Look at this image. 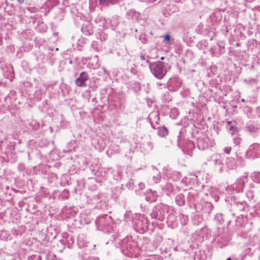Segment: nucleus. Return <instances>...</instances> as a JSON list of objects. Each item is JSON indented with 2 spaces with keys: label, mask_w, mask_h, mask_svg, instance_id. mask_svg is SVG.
<instances>
[{
  "label": "nucleus",
  "mask_w": 260,
  "mask_h": 260,
  "mask_svg": "<svg viewBox=\"0 0 260 260\" xmlns=\"http://www.w3.org/2000/svg\"><path fill=\"white\" fill-rule=\"evenodd\" d=\"M149 67L151 73L158 79H162L167 72L164 63L159 61L149 63Z\"/></svg>",
  "instance_id": "nucleus-1"
},
{
  "label": "nucleus",
  "mask_w": 260,
  "mask_h": 260,
  "mask_svg": "<svg viewBox=\"0 0 260 260\" xmlns=\"http://www.w3.org/2000/svg\"><path fill=\"white\" fill-rule=\"evenodd\" d=\"M167 211V208L162 207V206L159 205L155 207L153 210L151 214V216L152 218L162 221V220L165 218Z\"/></svg>",
  "instance_id": "nucleus-2"
},
{
  "label": "nucleus",
  "mask_w": 260,
  "mask_h": 260,
  "mask_svg": "<svg viewBox=\"0 0 260 260\" xmlns=\"http://www.w3.org/2000/svg\"><path fill=\"white\" fill-rule=\"evenodd\" d=\"M111 221V217L107 215L99 216L95 220L97 228L101 231L104 230Z\"/></svg>",
  "instance_id": "nucleus-3"
},
{
  "label": "nucleus",
  "mask_w": 260,
  "mask_h": 260,
  "mask_svg": "<svg viewBox=\"0 0 260 260\" xmlns=\"http://www.w3.org/2000/svg\"><path fill=\"white\" fill-rule=\"evenodd\" d=\"M246 153L247 155L252 158L260 157V145L258 143L251 145Z\"/></svg>",
  "instance_id": "nucleus-4"
},
{
  "label": "nucleus",
  "mask_w": 260,
  "mask_h": 260,
  "mask_svg": "<svg viewBox=\"0 0 260 260\" xmlns=\"http://www.w3.org/2000/svg\"><path fill=\"white\" fill-rule=\"evenodd\" d=\"M168 88L170 91H175L177 90L181 85L179 80L176 77L171 78L167 83Z\"/></svg>",
  "instance_id": "nucleus-5"
},
{
  "label": "nucleus",
  "mask_w": 260,
  "mask_h": 260,
  "mask_svg": "<svg viewBox=\"0 0 260 260\" xmlns=\"http://www.w3.org/2000/svg\"><path fill=\"white\" fill-rule=\"evenodd\" d=\"M89 79V77L87 73L85 72H82L80 73L78 78L75 80V84L79 87H85L86 84L85 82Z\"/></svg>",
  "instance_id": "nucleus-6"
},
{
  "label": "nucleus",
  "mask_w": 260,
  "mask_h": 260,
  "mask_svg": "<svg viewBox=\"0 0 260 260\" xmlns=\"http://www.w3.org/2000/svg\"><path fill=\"white\" fill-rule=\"evenodd\" d=\"M157 198V195L155 192H153L151 190L147 191L146 193L145 199L150 203L155 202Z\"/></svg>",
  "instance_id": "nucleus-7"
},
{
  "label": "nucleus",
  "mask_w": 260,
  "mask_h": 260,
  "mask_svg": "<svg viewBox=\"0 0 260 260\" xmlns=\"http://www.w3.org/2000/svg\"><path fill=\"white\" fill-rule=\"evenodd\" d=\"M207 140V138H199L197 140V145L199 149L204 150L208 147Z\"/></svg>",
  "instance_id": "nucleus-8"
},
{
  "label": "nucleus",
  "mask_w": 260,
  "mask_h": 260,
  "mask_svg": "<svg viewBox=\"0 0 260 260\" xmlns=\"http://www.w3.org/2000/svg\"><path fill=\"white\" fill-rule=\"evenodd\" d=\"M226 167L230 169H234L237 166V161L233 157H228L225 160Z\"/></svg>",
  "instance_id": "nucleus-9"
},
{
  "label": "nucleus",
  "mask_w": 260,
  "mask_h": 260,
  "mask_svg": "<svg viewBox=\"0 0 260 260\" xmlns=\"http://www.w3.org/2000/svg\"><path fill=\"white\" fill-rule=\"evenodd\" d=\"M82 31L85 35L87 36H89L93 34L92 27L89 23L83 25L82 27Z\"/></svg>",
  "instance_id": "nucleus-10"
},
{
  "label": "nucleus",
  "mask_w": 260,
  "mask_h": 260,
  "mask_svg": "<svg viewBox=\"0 0 260 260\" xmlns=\"http://www.w3.org/2000/svg\"><path fill=\"white\" fill-rule=\"evenodd\" d=\"M118 0H99V5L102 7L107 6L109 5H114L118 4Z\"/></svg>",
  "instance_id": "nucleus-11"
},
{
  "label": "nucleus",
  "mask_w": 260,
  "mask_h": 260,
  "mask_svg": "<svg viewBox=\"0 0 260 260\" xmlns=\"http://www.w3.org/2000/svg\"><path fill=\"white\" fill-rule=\"evenodd\" d=\"M175 202L179 206L184 205L185 203L184 196L182 193L178 194L175 198Z\"/></svg>",
  "instance_id": "nucleus-12"
},
{
  "label": "nucleus",
  "mask_w": 260,
  "mask_h": 260,
  "mask_svg": "<svg viewBox=\"0 0 260 260\" xmlns=\"http://www.w3.org/2000/svg\"><path fill=\"white\" fill-rule=\"evenodd\" d=\"M169 131L168 128L165 126L158 127L157 134L161 137H165L168 135Z\"/></svg>",
  "instance_id": "nucleus-13"
},
{
  "label": "nucleus",
  "mask_w": 260,
  "mask_h": 260,
  "mask_svg": "<svg viewBox=\"0 0 260 260\" xmlns=\"http://www.w3.org/2000/svg\"><path fill=\"white\" fill-rule=\"evenodd\" d=\"M139 16V13L135 11L130 10L127 13V17L128 19L134 20H137Z\"/></svg>",
  "instance_id": "nucleus-14"
},
{
  "label": "nucleus",
  "mask_w": 260,
  "mask_h": 260,
  "mask_svg": "<svg viewBox=\"0 0 260 260\" xmlns=\"http://www.w3.org/2000/svg\"><path fill=\"white\" fill-rule=\"evenodd\" d=\"M161 100L164 103L169 102L172 100V97L169 91H166L162 94Z\"/></svg>",
  "instance_id": "nucleus-15"
},
{
  "label": "nucleus",
  "mask_w": 260,
  "mask_h": 260,
  "mask_svg": "<svg viewBox=\"0 0 260 260\" xmlns=\"http://www.w3.org/2000/svg\"><path fill=\"white\" fill-rule=\"evenodd\" d=\"M245 129L251 134L256 133L258 129L252 125H247L245 127Z\"/></svg>",
  "instance_id": "nucleus-16"
},
{
  "label": "nucleus",
  "mask_w": 260,
  "mask_h": 260,
  "mask_svg": "<svg viewBox=\"0 0 260 260\" xmlns=\"http://www.w3.org/2000/svg\"><path fill=\"white\" fill-rule=\"evenodd\" d=\"M140 58L141 61H146V62L149 64V63H151L149 60V57L148 55L141 53L140 55Z\"/></svg>",
  "instance_id": "nucleus-17"
},
{
  "label": "nucleus",
  "mask_w": 260,
  "mask_h": 260,
  "mask_svg": "<svg viewBox=\"0 0 260 260\" xmlns=\"http://www.w3.org/2000/svg\"><path fill=\"white\" fill-rule=\"evenodd\" d=\"M165 188L168 191V192L167 193L168 194H169V192L172 191L174 189L173 185L170 183L166 184Z\"/></svg>",
  "instance_id": "nucleus-18"
},
{
  "label": "nucleus",
  "mask_w": 260,
  "mask_h": 260,
  "mask_svg": "<svg viewBox=\"0 0 260 260\" xmlns=\"http://www.w3.org/2000/svg\"><path fill=\"white\" fill-rule=\"evenodd\" d=\"M27 260H41V256L39 255H32L28 257Z\"/></svg>",
  "instance_id": "nucleus-19"
},
{
  "label": "nucleus",
  "mask_w": 260,
  "mask_h": 260,
  "mask_svg": "<svg viewBox=\"0 0 260 260\" xmlns=\"http://www.w3.org/2000/svg\"><path fill=\"white\" fill-rule=\"evenodd\" d=\"M245 82L250 85L256 84L257 83V80L256 79H250L248 80H245Z\"/></svg>",
  "instance_id": "nucleus-20"
},
{
  "label": "nucleus",
  "mask_w": 260,
  "mask_h": 260,
  "mask_svg": "<svg viewBox=\"0 0 260 260\" xmlns=\"http://www.w3.org/2000/svg\"><path fill=\"white\" fill-rule=\"evenodd\" d=\"M161 176L160 173L156 174V176H153V180L155 183H158L160 179Z\"/></svg>",
  "instance_id": "nucleus-21"
},
{
  "label": "nucleus",
  "mask_w": 260,
  "mask_h": 260,
  "mask_svg": "<svg viewBox=\"0 0 260 260\" xmlns=\"http://www.w3.org/2000/svg\"><path fill=\"white\" fill-rule=\"evenodd\" d=\"M241 139L239 137L234 138L233 139L234 143L236 145H239L241 142Z\"/></svg>",
  "instance_id": "nucleus-22"
},
{
  "label": "nucleus",
  "mask_w": 260,
  "mask_h": 260,
  "mask_svg": "<svg viewBox=\"0 0 260 260\" xmlns=\"http://www.w3.org/2000/svg\"><path fill=\"white\" fill-rule=\"evenodd\" d=\"M231 150H232L231 147H230V146L225 147L223 149V152L226 154H229L231 153Z\"/></svg>",
  "instance_id": "nucleus-23"
},
{
  "label": "nucleus",
  "mask_w": 260,
  "mask_h": 260,
  "mask_svg": "<svg viewBox=\"0 0 260 260\" xmlns=\"http://www.w3.org/2000/svg\"><path fill=\"white\" fill-rule=\"evenodd\" d=\"M165 39L167 41L168 43L170 42L171 37L169 35H166L164 37Z\"/></svg>",
  "instance_id": "nucleus-24"
},
{
  "label": "nucleus",
  "mask_w": 260,
  "mask_h": 260,
  "mask_svg": "<svg viewBox=\"0 0 260 260\" xmlns=\"http://www.w3.org/2000/svg\"><path fill=\"white\" fill-rule=\"evenodd\" d=\"M161 0H148V1L150 3H153V4H157L159 3Z\"/></svg>",
  "instance_id": "nucleus-25"
},
{
  "label": "nucleus",
  "mask_w": 260,
  "mask_h": 260,
  "mask_svg": "<svg viewBox=\"0 0 260 260\" xmlns=\"http://www.w3.org/2000/svg\"><path fill=\"white\" fill-rule=\"evenodd\" d=\"M139 186L140 188L141 189H143L144 188V187H145V185L143 183H139Z\"/></svg>",
  "instance_id": "nucleus-26"
},
{
  "label": "nucleus",
  "mask_w": 260,
  "mask_h": 260,
  "mask_svg": "<svg viewBox=\"0 0 260 260\" xmlns=\"http://www.w3.org/2000/svg\"><path fill=\"white\" fill-rule=\"evenodd\" d=\"M237 129V127H234V126H231L230 127L229 130H230V131H233V130L236 131Z\"/></svg>",
  "instance_id": "nucleus-27"
},
{
  "label": "nucleus",
  "mask_w": 260,
  "mask_h": 260,
  "mask_svg": "<svg viewBox=\"0 0 260 260\" xmlns=\"http://www.w3.org/2000/svg\"><path fill=\"white\" fill-rule=\"evenodd\" d=\"M24 1L25 0H17L18 3L19 4V5H21L24 2Z\"/></svg>",
  "instance_id": "nucleus-28"
},
{
  "label": "nucleus",
  "mask_w": 260,
  "mask_h": 260,
  "mask_svg": "<svg viewBox=\"0 0 260 260\" xmlns=\"http://www.w3.org/2000/svg\"><path fill=\"white\" fill-rule=\"evenodd\" d=\"M181 132H179V135H178V136H177V137H178V145H179V138L180 135H181Z\"/></svg>",
  "instance_id": "nucleus-29"
},
{
  "label": "nucleus",
  "mask_w": 260,
  "mask_h": 260,
  "mask_svg": "<svg viewBox=\"0 0 260 260\" xmlns=\"http://www.w3.org/2000/svg\"><path fill=\"white\" fill-rule=\"evenodd\" d=\"M104 72L105 74L108 75V72L106 69H104Z\"/></svg>",
  "instance_id": "nucleus-30"
},
{
  "label": "nucleus",
  "mask_w": 260,
  "mask_h": 260,
  "mask_svg": "<svg viewBox=\"0 0 260 260\" xmlns=\"http://www.w3.org/2000/svg\"><path fill=\"white\" fill-rule=\"evenodd\" d=\"M153 171H154L155 172H157V170L156 169V168H153Z\"/></svg>",
  "instance_id": "nucleus-31"
},
{
  "label": "nucleus",
  "mask_w": 260,
  "mask_h": 260,
  "mask_svg": "<svg viewBox=\"0 0 260 260\" xmlns=\"http://www.w3.org/2000/svg\"><path fill=\"white\" fill-rule=\"evenodd\" d=\"M176 2H181L182 0H174Z\"/></svg>",
  "instance_id": "nucleus-32"
},
{
  "label": "nucleus",
  "mask_w": 260,
  "mask_h": 260,
  "mask_svg": "<svg viewBox=\"0 0 260 260\" xmlns=\"http://www.w3.org/2000/svg\"><path fill=\"white\" fill-rule=\"evenodd\" d=\"M241 186L242 187V186H243L244 183L243 182H241Z\"/></svg>",
  "instance_id": "nucleus-33"
},
{
  "label": "nucleus",
  "mask_w": 260,
  "mask_h": 260,
  "mask_svg": "<svg viewBox=\"0 0 260 260\" xmlns=\"http://www.w3.org/2000/svg\"><path fill=\"white\" fill-rule=\"evenodd\" d=\"M227 123L228 124H230L232 123V121H228Z\"/></svg>",
  "instance_id": "nucleus-34"
},
{
  "label": "nucleus",
  "mask_w": 260,
  "mask_h": 260,
  "mask_svg": "<svg viewBox=\"0 0 260 260\" xmlns=\"http://www.w3.org/2000/svg\"><path fill=\"white\" fill-rule=\"evenodd\" d=\"M164 58H165L164 57L162 56L160 57V60H162L164 59Z\"/></svg>",
  "instance_id": "nucleus-35"
},
{
  "label": "nucleus",
  "mask_w": 260,
  "mask_h": 260,
  "mask_svg": "<svg viewBox=\"0 0 260 260\" xmlns=\"http://www.w3.org/2000/svg\"><path fill=\"white\" fill-rule=\"evenodd\" d=\"M226 260H233V259H232L230 257H229V258H227Z\"/></svg>",
  "instance_id": "nucleus-36"
},
{
  "label": "nucleus",
  "mask_w": 260,
  "mask_h": 260,
  "mask_svg": "<svg viewBox=\"0 0 260 260\" xmlns=\"http://www.w3.org/2000/svg\"><path fill=\"white\" fill-rule=\"evenodd\" d=\"M241 101H242V102H244L245 101H244V100L243 99H242L241 100Z\"/></svg>",
  "instance_id": "nucleus-37"
},
{
  "label": "nucleus",
  "mask_w": 260,
  "mask_h": 260,
  "mask_svg": "<svg viewBox=\"0 0 260 260\" xmlns=\"http://www.w3.org/2000/svg\"><path fill=\"white\" fill-rule=\"evenodd\" d=\"M236 45H237V46H240V45H239L238 43H237V44H236Z\"/></svg>",
  "instance_id": "nucleus-38"
},
{
  "label": "nucleus",
  "mask_w": 260,
  "mask_h": 260,
  "mask_svg": "<svg viewBox=\"0 0 260 260\" xmlns=\"http://www.w3.org/2000/svg\"><path fill=\"white\" fill-rule=\"evenodd\" d=\"M70 63H71H71H72V60H71V61H70Z\"/></svg>",
  "instance_id": "nucleus-39"
},
{
  "label": "nucleus",
  "mask_w": 260,
  "mask_h": 260,
  "mask_svg": "<svg viewBox=\"0 0 260 260\" xmlns=\"http://www.w3.org/2000/svg\"><path fill=\"white\" fill-rule=\"evenodd\" d=\"M173 110H174V111H175V110H176V109H172V111H173Z\"/></svg>",
  "instance_id": "nucleus-40"
}]
</instances>
